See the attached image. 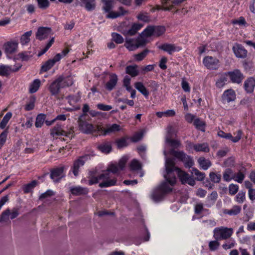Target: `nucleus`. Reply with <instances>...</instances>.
Segmentation results:
<instances>
[{
  "label": "nucleus",
  "instance_id": "nucleus-1",
  "mask_svg": "<svg viewBox=\"0 0 255 255\" xmlns=\"http://www.w3.org/2000/svg\"><path fill=\"white\" fill-rule=\"evenodd\" d=\"M163 153L165 157L166 173L163 175L165 180L156 187L151 194V198L156 202L161 201L166 194L172 191L173 187L176 182L175 172L177 174L182 184H188L192 186L195 184V180L190 177L187 173L175 166L173 158L167 157V154L165 150Z\"/></svg>",
  "mask_w": 255,
  "mask_h": 255
},
{
  "label": "nucleus",
  "instance_id": "nucleus-2",
  "mask_svg": "<svg viewBox=\"0 0 255 255\" xmlns=\"http://www.w3.org/2000/svg\"><path fill=\"white\" fill-rule=\"evenodd\" d=\"M166 141L172 147L169 150L170 154L182 161L186 168H189L193 165L194 160L190 156L186 154L183 151L175 150L176 148H178L181 146L180 140L172 139L170 137L167 136L166 138Z\"/></svg>",
  "mask_w": 255,
  "mask_h": 255
},
{
  "label": "nucleus",
  "instance_id": "nucleus-3",
  "mask_svg": "<svg viewBox=\"0 0 255 255\" xmlns=\"http://www.w3.org/2000/svg\"><path fill=\"white\" fill-rule=\"evenodd\" d=\"M95 172L94 171H91L89 172V184L90 185L97 183L100 181H101V182L99 186L101 188H106L116 185L117 181L116 178L113 176L108 171H104L97 176H95Z\"/></svg>",
  "mask_w": 255,
  "mask_h": 255
},
{
  "label": "nucleus",
  "instance_id": "nucleus-4",
  "mask_svg": "<svg viewBox=\"0 0 255 255\" xmlns=\"http://www.w3.org/2000/svg\"><path fill=\"white\" fill-rule=\"evenodd\" d=\"M73 84L71 78L65 77L62 75L55 79L49 86L48 90L52 96L58 94L61 88L69 87Z\"/></svg>",
  "mask_w": 255,
  "mask_h": 255
},
{
  "label": "nucleus",
  "instance_id": "nucleus-5",
  "mask_svg": "<svg viewBox=\"0 0 255 255\" xmlns=\"http://www.w3.org/2000/svg\"><path fill=\"white\" fill-rule=\"evenodd\" d=\"M95 155L94 152L92 151L89 154H85L84 155L78 157L77 159L73 161V165L71 168V171L75 177L78 176L80 168L84 166L86 161L90 159L91 157Z\"/></svg>",
  "mask_w": 255,
  "mask_h": 255
},
{
  "label": "nucleus",
  "instance_id": "nucleus-6",
  "mask_svg": "<svg viewBox=\"0 0 255 255\" xmlns=\"http://www.w3.org/2000/svg\"><path fill=\"white\" fill-rule=\"evenodd\" d=\"M83 115H81L78 121L79 129L82 132L90 134L94 132H98L102 130V128L100 126H94L83 120Z\"/></svg>",
  "mask_w": 255,
  "mask_h": 255
},
{
  "label": "nucleus",
  "instance_id": "nucleus-7",
  "mask_svg": "<svg viewBox=\"0 0 255 255\" xmlns=\"http://www.w3.org/2000/svg\"><path fill=\"white\" fill-rule=\"evenodd\" d=\"M50 133L53 137L65 136L71 139L74 136V127H71L65 130L61 125L57 124L51 129Z\"/></svg>",
  "mask_w": 255,
  "mask_h": 255
},
{
  "label": "nucleus",
  "instance_id": "nucleus-8",
  "mask_svg": "<svg viewBox=\"0 0 255 255\" xmlns=\"http://www.w3.org/2000/svg\"><path fill=\"white\" fill-rule=\"evenodd\" d=\"M213 237L217 241L227 240L230 238L233 233V229L225 227L216 228L213 231Z\"/></svg>",
  "mask_w": 255,
  "mask_h": 255
},
{
  "label": "nucleus",
  "instance_id": "nucleus-9",
  "mask_svg": "<svg viewBox=\"0 0 255 255\" xmlns=\"http://www.w3.org/2000/svg\"><path fill=\"white\" fill-rule=\"evenodd\" d=\"M203 63L210 70H217L219 67V60L216 57L207 56L204 58Z\"/></svg>",
  "mask_w": 255,
  "mask_h": 255
},
{
  "label": "nucleus",
  "instance_id": "nucleus-10",
  "mask_svg": "<svg viewBox=\"0 0 255 255\" xmlns=\"http://www.w3.org/2000/svg\"><path fill=\"white\" fill-rule=\"evenodd\" d=\"M127 158L126 157H122L119 161L118 164H111L110 165L106 170L109 172L114 174L117 173L119 171L122 170L125 167V165L127 162Z\"/></svg>",
  "mask_w": 255,
  "mask_h": 255
},
{
  "label": "nucleus",
  "instance_id": "nucleus-11",
  "mask_svg": "<svg viewBox=\"0 0 255 255\" xmlns=\"http://www.w3.org/2000/svg\"><path fill=\"white\" fill-rule=\"evenodd\" d=\"M52 34V29L50 27H40L36 33V37L39 40L47 38Z\"/></svg>",
  "mask_w": 255,
  "mask_h": 255
},
{
  "label": "nucleus",
  "instance_id": "nucleus-12",
  "mask_svg": "<svg viewBox=\"0 0 255 255\" xmlns=\"http://www.w3.org/2000/svg\"><path fill=\"white\" fill-rule=\"evenodd\" d=\"M228 75L231 81L234 83L240 84L242 83V81L244 79L243 74L238 69H236L233 71L229 72L228 73Z\"/></svg>",
  "mask_w": 255,
  "mask_h": 255
},
{
  "label": "nucleus",
  "instance_id": "nucleus-13",
  "mask_svg": "<svg viewBox=\"0 0 255 255\" xmlns=\"http://www.w3.org/2000/svg\"><path fill=\"white\" fill-rule=\"evenodd\" d=\"M236 98V95L233 89H228L224 91L222 96V102L224 104L234 101Z\"/></svg>",
  "mask_w": 255,
  "mask_h": 255
},
{
  "label": "nucleus",
  "instance_id": "nucleus-14",
  "mask_svg": "<svg viewBox=\"0 0 255 255\" xmlns=\"http://www.w3.org/2000/svg\"><path fill=\"white\" fill-rule=\"evenodd\" d=\"M61 59V56L59 54H56L52 59H49L46 61L41 67V72H46L50 70L56 62Z\"/></svg>",
  "mask_w": 255,
  "mask_h": 255
},
{
  "label": "nucleus",
  "instance_id": "nucleus-15",
  "mask_svg": "<svg viewBox=\"0 0 255 255\" xmlns=\"http://www.w3.org/2000/svg\"><path fill=\"white\" fill-rule=\"evenodd\" d=\"M64 167H60L53 169L51 171L50 177L54 182H59L64 176Z\"/></svg>",
  "mask_w": 255,
  "mask_h": 255
},
{
  "label": "nucleus",
  "instance_id": "nucleus-16",
  "mask_svg": "<svg viewBox=\"0 0 255 255\" xmlns=\"http://www.w3.org/2000/svg\"><path fill=\"white\" fill-rule=\"evenodd\" d=\"M233 50L236 57L238 58H245L247 56V50L241 44H236L233 46Z\"/></svg>",
  "mask_w": 255,
  "mask_h": 255
},
{
  "label": "nucleus",
  "instance_id": "nucleus-17",
  "mask_svg": "<svg viewBox=\"0 0 255 255\" xmlns=\"http://www.w3.org/2000/svg\"><path fill=\"white\" fill-rule=\"evenodd\" d=\"M21 68V65H18L16 68H12L8 65H0V76H8L11 72H16Z\"/></svg>",
  "mask_w": 255,
  "mask_h": 255
},
{
  "label": "nucleus",
  "instance_id": "nucleus-18",
  "mask_svg": "<svg viewBox=\"0 0 255 255\" xmlns=\"http://www.w3.org/2000/svg\"><path fill=\"white\" fill-rule=\"evenodd\" d=\"M4 52L8 54L15 52L18 47V42L16 41H8L5 43L4 45Z\"/></svg>",
  "mask_w": 255,
  "mask_h": 255
},
{
  "label": "nucleus",
  "instance_id": "nucleus-19",
  "mask_svg": "<svg viewBox=\"0 0 255 255\" xmlns=\"http://www.w3.org/2000/svg\"><path fill=\"white\" fill-rule=\"evenodd\" d=\"M71 193L75 196H80L88 194L89 190L87 188L80 186H72L70 188Z\"/></svg>",
  "mask_w": 255,
  "mask_h": 255
},
{
  "label": "nucleus",
  "instance_id": "nucleus-20",
  "mask_svg": "<svg viewBox=\"0 0 255 255\" xmlns=\"http://www.w3.org/2000/svg\"><path fill=\"white\" fill-rule=\"evenodd\" d=\"M80 5L84 6L88 11L94 10L96 8V0H80Z\"/></svg>",
  "mask_w": 255,
  "mask_h": 255
},
{
  "label": "nucleus",
  "instance_id": "nucleus-21",
  "mask_svg": "<svg viewBox=\"0 0 255 255\" xmlns=\"http://www.w3.org/2000/svg\"><path fill=\"white\" fill-rule=\"evenodd\" d=\"M97 148L98 150L104 153H109L112 150L111 143L107 141H105L97 145Z\"/></svg>",
  "mask_w": 255,
  "mask_h": 255
},
{
  "label": "nucleus",
  "instance_id": "nucleus-22",
  "mask_svg": "<svg viewBox=\"0 0 255 255\" xmlns=\"http://www.w3.org/2000/svg\"><path fill=\"white\" fill-rule=\"evenodd\" d=\"M118 80V76L116 74H111L110 80L106 84V89L109 91L112 90L117 85Z\"/></svg>",
  "mask_w": 255,
  "mask_h": 255
},
{
  "label": "nucleus",
  "instance_id": "nucleus-23",
  "mask_svg": "<svg viewBox=\"0 0 255 255\" xmlns=\"http://www.w3.org/2000/svg\"><path fill=\"white\" fill-rule=\"evenodd\" d=\"M159 48L168 52L169 54H172L173 52L180 50L178 47H176L174 44L165 43L160 45Z\"/></svg>",
  "mask_w": 255,
  "mask_h": 255
},
{
  "label": "nucleus",
  "instance_id": "nucleus-24",
  "mask_svg": "<svg viewBox=\"0 0 255 255\" xmlns=\"http://www.w3.org/2000/svg\"><path fill=\"white\" fill-rule=\"evenodd\" d=\"M142 26V24L134 23L129 30L124 31L123 33L125 35H134Z\"/></svg>",
  "mask_w": 255,
  "mask_h": 255
},
{
  "label": "nucleus",
  "instance_id": "nucleus-25",
  "mask_svg": "<svg viewBox=\"0 0 255 255\" xmlns=\"http://www.w3.org/2000/svg\"><path fill=\"white\" fill-rule=\"evenodd\" d=\"M126 47L129 51H134L138 48L136 39L127 38L125 44Z\"/></svg>",
  "mask_w": 255,
  "mask_h": 255
},
{
  "label": "nucleus",
  "instance_id": "nucleus-26",
  "mask_svg": "<svg viewBox=\"0 0 255 255\" xmlns=\"http://www.w3.org/2000/svg\"><path fill=\"white\" fill-rule=\"evenodd\" d=\"M255 87V80L253 78H248L244 83V87L245 90L248 93H252L253 92Z\"/></svg>",
  "mask_w": 255,
  "mask_h": 255
},
{
  "label": "nucleus",
  "instance_id": "nucleus-27",
  "mask_svg": "<svg viewBox=\"0 0 255 255\" xmlns=\"http://www.w3.org/2000/svg\"><path fill=\"white\" fill-rule=\"evenodd\" d=\"M218 198V193L216 191H213L209 195L206 199V205L207 207L213 205Z\"/></svg>",
  "mask_w": 255,
  "mask_h": 255
},
{
  "label": "nucleus",
  "instance_id": "nucleus-28",
  "mask_svg": "<svg viewBox=\"0 0 255 255\" xmlns=\"http://www.w3.org/2000/svg\"><path fill=\"white\" fill-rule=\"evenodd\" d=\"M137 67L136 65L128 66L126 68V72L132 77H136L139 74Z\"/></svg>",
  "mask_w": 255,
  "mask_h": 255
},
{
  "label": "nucleus",
  "instance_id": "nucleus-29",
  "mask_svg": "<svg viewBox=\"0 0 255 255\" xmlns=\"http://www.w3.org/2000/svg\"><path fill=\"white\" fill-rule=\"evenodd\" d=\"M223 178L224 181L230 182L235 178V173L231 169L227 168L223 172Z\"/></svg>",
  "mask_w": 255,
  "mask_h": 255
},
{
  "label": "nucleus",
  "instance_id": "nucleus-30",
  "mask_svg": "<svg viewBox=\"0 0 255 255\" xmlns=\"http://www.w3.org/2000/svg\"><path fill=\"white\" fill-rule=\"evenodd\" d=\"M198 162L201 167L205 170H207L211 166V161L204 157H200L198 159Z\"/></svg>",
  "mask_w": 255,
  "mask_h": 255
},
{
  "label": "nucleus",
  "instance_id": "nucleus-31",
  "mask_svg": "<svg viewBox=\"0 0 255 255\" xmlns=\"http://www.w3.org/2000/svg\"><path fill=\"white\" fill-rule=\"evenodd\" d=\"M241 211V208L239 206H234L231 209H224L223 213L225 214H228L230 216L238 215Z\"/></svg>",
  "mask_w": 255,
  "mask_h": 255
},
{
  "label": "nucleus",
  "instance_id": "nucleus-32",
  "mask_svg": "<svg viewBox=\"0 0 255 255\" xmlns=\"http://www.w3.org/2000/svg\"><path fill=\"white\" fill-rule=\"evenodd\" d=\"M135 88L145 97L149 95V92L143 85V83L140 82H136L134 84Z\"/></svg>",
  "mask_w": 255,
  "mask_h": 255
},
{
  "label": "nucleus",
  "instance_id": "nucleus-33",
  "mask_svg": "<svg viewBox=\"0 0 255 255\" xmlns=\"http://www.w3.org/2000/svg\"><path fill=\"white\" fill-rule=\"evenodd\" d=\"M195 150L196 152H209L210 148L207 143H197L196 144Z\"/></svg>",
  "mask_w": 255,
  "mask_h": 255
},
{
  "label": "nucleus",
  "instance_id": "nucleus-34",
  "mask_svg": "<svg viewBox=\"0 0 255 255\" xmlns=\"http://www.w3.org/2000/svg\"><path fill=\"white\" fill-rule=\"evenodd\" d=\"M40 83L41 82L39 79H35L30 85L29 89V92L30 93L36 92L38 90L40 86Z\"/></svg>",
  "mask_w": 255,
  "mask_h": 255
},
{
  "label": "nucleus",
  "instance_id": "nucleus-35",
  "mask_svg": "<svg viewBox=\"0 0 255 255\" xmlns=\"http://www.w3.org/2000/svg\"><path fill=\"white\" fill-rule=\"evenodd\" d=\"M32 31L30 30L25 32L22 35L20 39V43L23 45L27 44L30 41V37Z\"/></svg>",
  "mask_w": 255,
  "mask_h": 255
},
{
  "label": "nucleus",
  "instance_id": "nucleus-36",
  "mask_svg": "<svg viewBox=\"0 0 255 255\" xmlns=\"http://www.w3.org/2000/svg\"><path fill=\"white\" fill-rule=\"evenodd\" d=\"M120 129L121 128L120 125L116 124H114L108 127L105 130L104 134L106 135L109 133L119 131L120 130Z\"/></svg>",
  "mask_w": 255,
  "mask_h": 255
},
{
  "label": "nucleus",
  "instance_id": "nucleus-37",
  "mask_svg": "<svg viewBox=\"0 0 255 255\" xmlns=\"http://www.w3.org/2000/svg\"><path fill=\"white\" fill-rule=\"evenodd\" d=\"M46 116L45 114H40L37 115L36 118L35 126L36 128H41L45 121Z\"/></svg>",
  "mask_w": 255,
  "mask_h": 255
},
{
  "label": "nucleus",
  "instance_id": "nucleus-38",
  "mask_svg": "<svg viewBox=\"0 0 255 255\" xmlns=\"http://www.w3.org/2000/svg\"><path fill=\"white\" fill-rule=\"evenodd\" d=\"M129 168L131 171H138L141 169V164L136 159H133L129 164Z\"/></svg>",
  "mask_w": 255,
  "mask_h": 255
},
{
  "label": "nucleus",
  "instance_id": "nucleus-39",
  "mask_svg": "<svg viewBox=\"0 0 255 255\" xmlns=\"http://www.w3.org/2000/svg\"><path fill=\"white\" fill-rule=\"evenodd\" d=\"M103 5L102 6V9L105 12H110L114 5V0H110L109 1H105V2H103Z\"/></svg>",
  "mask_w": 255,
  "mask_h": 255
},
{
  "label": "nucleus",
  "instance_id": "nucleus-40",
  "mask_svg": "<svg viewBox=\"0 0 255 255\" xmlns=\"http://www.w3.org/2000/svg\"><path fill=\"white\" fill-rule=\"evenodd\" d=\"M153 27L154 36H159L165 31V28L163 26H153Z\"/></svg>",
  "mask_w": 255,
  "mask_h": 255
},
{
  "label": "nucleus",
  "instance_id": "nucleus-41",
  "mask_svg": "<svg viewBox=\"0 0 255 255\" xmlns=\"http://www.w3.org/2000/svg\"><path fill=\"white\" fill-rule=\"evenodd\" d=\"M192 173L194 174L196 177V179L198 181H203L205 177V174L201 172L196 168H193Z\"/></svg>",
  "mask_w": 255,
  "mask_h": 255
},
{
  "label": "nucleus",
  "instance_id": "nucleus-42",
  "mask_svg": "<svg viewBox=\"0 0 255 255\" xmlns=\"http://www.w3.org/2000/svg\"><path fill=\"white\" fill-rule=\"evenodd\" d=\"M209 177L211 181L215 183H219L221 180V175L214 172L210 173Z\"/></svg>",
  "mask_w": 255,
  "mask_h": 255
},
{
  "label": "nucleus",
  "instance_id": "nucleus-43",
  "mask_svg": "<svg viewBox=\"0 0 255 255\" xmlns=\"http://www.w3.org/2000/svg\"><path fill=\"white\" fill-rule=\"evenodd\" d=\"M37 181L33 180L31 182L25 185L23 187V191L24 193L30 192L36 185Z\"/></svg>",
  "mask_w": 255,
  "mask_h": 255
},
{
  "label": "nucleus",
  "instance_id": "nucleus-44",
  "mask_svg": "<svg viewBox=\"0 0 255 255\" xmlns=\"http://www.w3.org/2000/svg\"><path fill=\"white\" fill-rule=\"evenodd\" d=\"M153 26H147L140 34L141 36L148 37L151 35H153Z\"/></svg>",
  "mask_w": 255,
  "mask_h": 255
},
{
  "label": "nucleus",
  "instance_id": "nucleus-45",
  "mask_svg": "<svg viewBox=\"0 0 255 255\" xmlns=\"http://www.w3.org/2000/svg\"><path fill=\"white\" fill-rule=\"evenodd\" d=\"M149 52V50L146 49L141 52L135 54L134 55V59L137 61H140L142 60Z\"/></svg>",
  "mask_w": 255,
  "mask_h": 255
},
{
  "label": "nucleus",
  "instance_id": "nucleus-46",
  "mask_svg": "<svg viewBox=\"0 0 255 255\" xmlns=\"http://www.w3.org/2000/svg\"><path fill=\"white\" fill-rule=\"evenodd\" d=\"M11 117L12 114L10 112H8L6 114L0 124V127L1 128H4L6 127Z\"/></svg>",
  "mask_w": 255,
  "mask_h": 255
},
{
  "label": "nucleus",
  "instance_id": "nucleus-47",
  "mask_svg": "<svg viewBox=\"0 0 255 255\" xmlns=\"http://www.w3.org/2000/svg\"><path fill=\"white\" fill-rule=\"evenodd\" d=\"M118 148L121 149L128 146L127 139L126 137H122L116 140Z\"/></svg>",
  "mask_w": 255,
  "mask_h": 255
},
{
  "label": "nucleus",
  "instance_id": "nucleus-48",
  "mask_svg": "<svg viewBox=\"0 0 255 255\" xmlns=\"http://www.w3.org/2000/svg\"><path fill=\"white\" fill-rule=\"evenodd\" d=\"M194 125L195 126L196 128L204 131L205 123L204 122L201 121L199 118H196L193 122Z\"/></svg>",
  "mask_w": 255,
  "mask_h": 255
},
{
  "label": "nucleus",
  "instance_id": "nucleus-49",
  "mask_svg": "<svg viewBox=\"0 0 255 255\" xmlns=\"http://www.w3.org/2000/svg\"><path fill=\"white\" fill-rule=\"evenodd\" d=\"M38 4V6L39 8L42 9H47L50 5V2L48 0H36Z\"/></svg>",
  "mask_w": 255,
  "mask_h": 255
},
{
  "label": "nucleus",
  "instance_id": "nucleus-50",
  "mask_svg": "<svg viewBox=\"0 0 255 255\" xmlns=\"http://www.w3.org/2000/svg\"><path fill=\"white\" fill-rule=\"evenodd\" d=\"M10 210L9 209H6L2 212L0 216V222H5L7 221L9 218Z\"/></svg>",
  "mask_w": 255,
  "mask_h": 255
},
{
  "label": "nucleus",
  "instance_id": "nucleus-51",
  "mask_svg": "<svg viewBox=\"0 0 255 255\" xmlns=\"http://www.w3.org/2000/svg\"><path fill=\"white\" fill-rule=\"evenodd\" d=\"M113 40L117 44L123 43L124 38L120 34L114 32L112 34Z\"/></svg>",
  "mask_w": 255,
  "mask_h": 255
},
{
  "label": "nucleus",
  "instance_id": "nucleus-52",
  "mask_svg": "<svg viewBox=\"0 0 255 255\" xmlns=\"http://www.w3.org/2000/svg\"><path fill=\"white\" fill-rule=\"evenodd\" d=\"M35 101V98L33 97H31L29 103L25 105L24 109L27 111L33 110L34 107Z\"/></svg>",
  "mask_w": 255,
  "mask_h": 255
},
{
  "label": "nucleus",
  "instance_id": "nucleus-53",
  "mask_svg": "<svg viewBox=\"0 0 255 255\" xmlns=\"http://www.w3.org/2000/svg\"><path fill=\"white\" fill-rule=\"evenodd\" d=\"M246 199V192L245 191H240L236 196L237 202L239 203H243Z\"/></svg>",
  "mask_w": 255,
  "mask_h": 255
},
{
  "label": "nucleus",
  "instance_id": "nucleus-54",
  "mask_svg": "<svg viewBox=\"0 0 255 255\" xmlns=\"http://www.w3.org/2000/svg\"><path fill=\"white\" fill-rule=\"evenodd\" d=\"M245 177V174L240 171L237 173H235V178H234V180L238 183H241L243 181Z\"/></svg>",
  "mask_w": 255,
  "mask_h": 255
},
{
  "label": "nucleus",
  "instance_id": "nucleus-55",
  "mask_svg": "<svg viewBox=\"0 0 255 255\" xmlns=\"http://www.w3.org/2000/svg\"><path fill=\"white\" fill-rule=\"evenodd\" d=\"M229 194L231 195H235L239 190V186L235 184H231L229 186Z\"/></svg>",
  "mask_w": 255,
  "mask_h": 255
},
{
  "label": "nucleus",
  "instance_id": "nucleus-56",
  "mask_svg": "<svg viewBox=\"0 0 255 255\" xmlns=\"http://www.w3.org/2000/svg\"><path fill=\"white\" fill-rule=\"evenodd\" d=\"M66 99L68 101V102L69 103L70 105H73L75 103H76L79 100L78 97L75 95H70L67 97Z\"/></svg>",
  "mask_w": 255,
  "mask_h": 255
},
{
  "label": "nucleus",
  "instance_id": "nucleus-57",
  "mask_svg": "<svg viewBox=\"0 0 255 255\" xmlns=\"http://www.w3.org/2000/svg\"><path fill=\"white\" fill-rule=\"evenodd\" d=\"M220 246V243L218 242V241H212L209 242V247L211 251H214L218 249Z\"/></svg>",
  "mask_w": 255,
  "mask_h": 255
},
{
  "label": "nucleus",
  "instance_id": "nucleus-58",
  "mask_svg": "<svg viewBox=\"0 0 255 255\" xmlns=\"http://www.w3.org/2000/svg\"><path fill=\"white\" fill-rule=\"evenodd\" d=\"M234 134H236V135L235 137L232 136V138H231V140L233 142H237L241 139L242 135L243 134V131L242 130L239 129L237 131L236 133H234Z\"/></svg>",
  "mask_w": 255,
  "mask_h": 255
},
{
  "label": "nucleus",
  "instance_id": "nucleus-59",
  "mask_svg": "<svg viewBox=\"0 0 255 255\" xmlns=\"http://www.w3.org/2000/svg\"><path fill=\"white\" fill-rule=\"evenodd\" d=\"M54 193L53 191L51 190H48L45 192L41 194L39 197V200H43L44 199L47 198L48 197H50L53 195H54Z\"/></svg>",
  "mask_w": 255,
  "mask_h": 255
},
{
  "label": "nucleus",
  "instance_id": "nucleus-60",
  "mask_svg": "<svg viewBox=\"0 0 255 255\" xmlns=\"http://www.w3.org/2000/svg\"><path fill=\"white\" fill-rule=\"evenodd\" d=\"M145 36H141L140 35L136 38V43L138 48L140 46H144L146 43V40L144 39Z\"/></svg>",
  "mask_w": 255,
  "mask_h": 255
},
{
  "label": "nucleus",
  "instance_id": "nucleus-61",
  "mask_svg": "<svg viewBox=\"0 0 255 255\" xmlns=\"http://www.w3.org/2000/svg\"><path fill=\"white\" fill-rule=\"evenodd\" d=\"M227 82V78L226 77H221L216 82V86L218 88L223 87Z\"/></svg>",
  "mask_w": 255,
  "mask_h": 255
},
{
  "label": "nucleus",
  "instance_id": "nucleus-62",
  "mask_svg": "<svg viewBox=\"0 0 255 255\" xmlns=\"http://www.w3.org/2000/svg\"><path fill=\"white\" fill-rule=\"evenodd\" d=\"M98 109L101 111H108L112 109V107L110 105H107L103 104H98L97 105Z\"/></svg>",
  "mask_w": 255,
  "mask_h": 255
},
{
  "label": "nucleus",
  "instance_id": "nucleus-63",
  "mask_svg": "<svg viewBox=\"0 0 255 255\" xmlns=\"http://www.w3.org/2000/svg\"><path fill=\"white\" fill-rule=\"evenodd\" d=\"M218 135L222 138L229 139L231 140V138H232V135L230 133H225L222 130H220L218 132Z\"/></svg>",
  "mask_w": 255,
  "mask_h": 255
},
{
  "label": "nucleus",
  "instance_id": "nucleus-64",
  "mask_svg": "<svg viewBox=\"0 0 255 255\" xmlns=\"http://www.w3.org/2000/svg\"><path fill=\"white\" fill-rule=\"evenodd\" d=\"M204 210L203 204L202 203H198L195 206V213L196 214H200L202 211Z\"/></svg>",
  "mask_w": 255,
  "mask_h": 255
}]
</instances>
